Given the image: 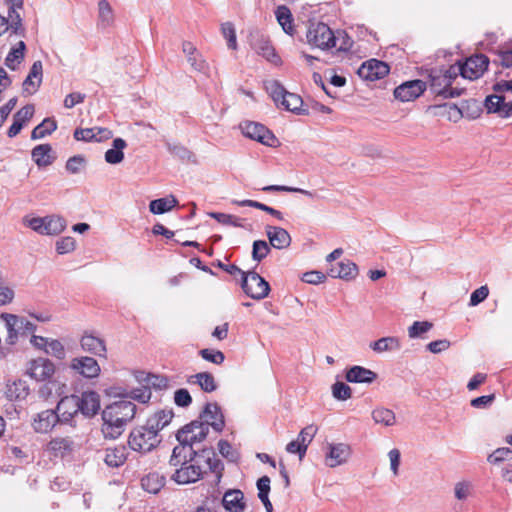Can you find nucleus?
<instances>
[{"instance_id":"32","label":"nucleus","mask_w":512,"mask_h":512,"mask_svg":"<svg viewBox=\"0 0 512 512\" xmlns=\"http://www.w3.org/2000/svg\"><path fill=\"white\" fill-rule=\"evenodd\" d=\"M102 459L104 463L111 468L122 466L127 459V450L125 446H116L107 448L103 452Z\"/></svg>"},{"instance_id":"18","label":"nucleus","mask_w":512,"mask_h":512,"mask_svg":"<svg viewBox=\"0 0 512 512\" xmlns=\"http://www.w3.org/2000/svg\"><path fill=\"white\" fill-rule=\"evenodd\" d=\"M46 450L54 457L65 458L74 452L75 442L69 436L54 437L47 443Z\"/></svg>"},{"instance_id":"43","label":"nucleus","mask_w":512,"mask_h":512,"mask_svg":"<svg viewBox=\"0 0 512 512\" xmlns=\"http://www.w3.org/2000/svg\"><path fill=\"white\" fill-rule=\"evenodd\" d=\"M184 432L185 431H177L176 439L179 444L173 448L172 454H176V456L182 459L184 462H189L191 442H189L185 436H183Z\"/></svg>"},{"instance_id":"33","label":"nucleus","mask_w":512,"mask_h":512,"mask_svg":"<svg viewBox=\"0 0 512 512\" xmlns=\"http://www.w3.org/2000/svg\"><path fill=\"white\" fill-rule=\"evenodd\" d=\"M224 508L230 512H242L245 509L244 494L241 490H229L222 499Z\"/></svg>"},{"instance_id":"24","label":"nucleus","mask_w":512,"mask_h":512,"mask_svg":"<svg viewBox=\"0 0 512 512\" xmlns=\"http://www.w3.org/2000/svg\"><path fill=\"white\" fill-rule=\"evenodd\" d=\"M43 66L41 61H35L29 71L28 76L23 81V92L32 95L37 92L42 83Z\"/></svg>"},{"instance_id":"41","label":"nucleus","mask_w":512,"mask_h":512,"mask_svg":"<svg viewBox=\"0 0 512 512\" xmlns=\"http://www.w3.org/2000/svg\"><path fill=\"white\" fill-rule=\"evenodd\" d=\"M177 204L178 200L171 195L170 197L152 200L149 204V209L153 214H164L173 209Z\"/></svg>"},{"instance_id":"11","label":"nucleus","mask_w":512,"mask_h":512,"mask_svg":"<svg viewBox=\"0 0 512 512\" xmlns=\"http://www.w3.org/2000/svg\"><path fill=\"white\" fill-rule=\"evenodd\" d=\"M389 65L378 59H370L361 64L357 70L358 76L365 81H376L389 74Z\"/></svg>"},{"instance_id":"22","label":"nucleus","mask_w":512,"mask_h":512,"mask_svg":"<svg viewBox=\"0 0 512 512\" xmlns=\"http://www.w3.org/2000/svg\"><path fill=\"white\" fill-rule=\"evenodd\" d=\"M178 431H185L183 436L191 442V447L196 443H200L204 441L209 433V429L206 424H203L201 421L193 420L190 423L181 427Z\"/></svg>"},{"instance_id":"1","label":"nucleus","mask_w":512,"mask_h":512,"mask_svg":"<svg viewBox=\"0 0 512 512\" xmlns=\"http://www.w3.org/2000/svg\"><path fill=\"white\" fill-rule=\"evenodd\" d=\"M136 413V405L131 400L122 399L107 405L102 411L101 431L106 439H117Z\"/></svg>"},{"instance_id":"2","label":"nucleus","mask_w":512,"mask_h":512,"mask_svg":"<svg viewBox=\"0 0 512 512\" xmlns=\"http://www.w3.org/2000/svg\"><path fill=\"white\" fill-rule=\"evenodd\" d=\"M457 78L456 66L452 65L447 69L431 68L427 70V88L435 97L450 99L461 96L465 89L452 87Z\"/></svg>"},{"instance_id":"27","label":"nucleus","mask_w":512,"mask_h":512,"mask_svg":"<svg viewBox=\"0 0 512 512\" xmlns=\"http://www.w3.org/2000/svg\"><path fill=\"white\" fill-rule=\"evenodd\" d=\"M112 135V132L107 128H76L74 131V138L77 141H102L108 139Z\"/></svg>"},{"instance_id":"3","label":"nucleus","mask_w":512,"mask_h":512,"mask_svg":"<svg viewBox=\"0 0 512 512\" xmlns=\"http://www.w3.org/2000/svg\"><path fill=\"white\" fill-rule=\"evenodd\" d=\"M162 442V436L146 422L134 427L128 437L129 447L141 454H147L156 449Z\"/></svg>"},{"instance_id":"6","label":"nucleus","mask_w":512,"mask_h":512,"mask_svg":"<svg viewBox=\"0 0 512 512\" xmlns=\"http://www.w3.org/2000/svg\"><path fill=\"white\" fill-rule=\"evenodd\" d=\"M239 127L242 134L251 140H255L268 147L279 145V140L273 132L259 122L243 121Z\"/></svg>"},{"instance_id":"62","label":"nucleus","mask_w":512,"mask_h":512,"mask_svg":"<svg viewBox=\"0 0 512 512\" xmlns=\"http://www.w3.org/2000/svg\"><path fill=\"white\" fill-rule=\"evenodd\" d=\"M75 249V240L73 237H62L56 242V251L63 255L72 252Z\"/></svg>"},{"instance_id":"54","label":"nucleus","mask_w":512,"mask_h":512,"mask_svg":"<svg viewBox=\"0 0 512 512\" xmlns=\"http://www.w3.org/2000/svg\"><path fill=\"white\" fill-rule=\"evenodd\" d=\"M167 149L173 156L181 160L191 161L194 157V154L188 148L179 143H167Z\"/></svg>"},{"instance_id":"17","label":"nucleus","mask_w":512,"mask_h":512,"mask_svg":"<svg viewBox=\"0 0 512 512\" xmlns=\"http://www.w3.org/2000/svg\"><path fill=\"white\" fill-rule=\"evenodd\" d=\"M55 372L54 363L48 358H37L29 362L27 374L36 381H45Z\"/></svg>"},{"instance_id":"59","label":"nucleus","mask_w":512,"mask_h":512,"mask_svg":"<svg viewBox=\"0 0 512 512\" xmlns=\"http://www.w3.org/2000/svg\"><path fill=\"white\" fill-rule=\"evenodd\" d=\"M199 355L206 361H209L211 363H214L216 365H220L224 362L225 356L223 352L220 350H214V349H201L199 351Z\"/></svg>"},{"instance_id":"40","label":"nucleus","mask_w":512,"mask_h":512,"mask_svg":"<svg viewBox=\"0 0 512 512\" xmlns=\"http://www.w3.org/2000/svg\"><path fill=\"white\" fill-rule=\"evenodd\" d=\"M302 104L303 100L299 95L288 91L285 97H283V100L281 101V106L287 111L293 112L298 115L308 114L307 110H303L301 108Z\"/></svg>"},{"instance_id":"19","label":"nucleus","mask_w":512,"mask_h":512,"mask_svg":"<svg viewBox=\"0 0 512 512\" xmlns=\"http://www.w3.org/2000/svg\"><path fill=\"white\" fill-rule=\"evenodd\" d=\"M77 408L86 418L94 417L100 410V395L95 391H84L78 396Z\"/></svg>"},{"instance_id":"26","label":"nucleus","mask_w":512,"mask_h":512,"mask_svg":"<svg viewBox=\"0 0 512 512\" xmlns=\"http://www.w3.org/2000/svg\"><path fill=\"white\" fill-rule=\"evenodd\" d=\"M0 319L4 321L5 327L7 329L5 342L9 345L16 344L18 340L19 329L22 328L24 319L9 313H2L0 315Z\"/></svg>"},{"instance_id":"25","label":"nucleus","mask_w":512,"mask_h":512,"mask_svg":"<svg viewBox=\"0 0 512 512\" xmlns=\"http://www.w3.org/2000/svg\"><path fill=\"white\" fill-rule=\"evenodd\" d=\"M329 452L326 454L327 465L329 467H336L345 463L351 454V449L348 444L338 443L329 444Z\"/></svg>"},{"instance_id":"44","label":"nucleus","mask_w":512,"mask_h":512,"mask_svg":"<svg viewBox=\"0 0 512 512\" xmlns=\"http://www.w3.org/2000/svg\"><path fill=\"white\" fill-rule=\"evenodd\" d=\"M370 348L377 353H382L385 351L399 349L400 343L396 337H382L374 342H371Z\"/></svg>"},{"instance_id":"30","label":"nucleus","mask_w":512,"mask_h":512,"mask_svg":"<svg viewBox=\"0 0 512 512\" xmlns=\"http://www.w3.org/2000/svg\"><path fill=\"white\" fill-rule=\"evenodd\" d=\"M80 345L86 352L94 354L99 357L106 356V345L102 338L96 337L92 334L85 333L81 340Z\"/></svg>"},{"instance_id":"28","label":"nucleus","mask_w":512,"mask_h":512,"mask_svg":"<svg viewBox=\"0 0 512 512\" xmlns=\"http://www.w3.org/2000/svg\"><path fill=\"white\" fill-rule=\"evenodd\" d=\"M327 274L332 278L350 280L357 276L358 267L354 262L350 260L340 261L333 265L328 270Z\"/></svg>"},{"instance_id":"31","label":"nucleus","mask_w":512,"mask_h":512,"mask_svg":"<svg viewBox=\"0 0 512 512\" xmlns=\"http://www.w3.org/2000/svg\"><path fill=\"white\" fill-rule=\"evenodd\" d=\"M31 157L38 167L49 166L56 158L52 146L48 143L35 146L31 151Z\"/></svg>"},{"instance_id":"29","label":"nucleus","mask_w":512,"mask_h":512,"mask_svg":"<svg viewBox=\"0 0 512 512\" xmlns=\"http://www.w3.org/2000/svg\"><path fill=\"white\" fill-rule=\"evenodd\" d=\"M345 378L350 383L370 384L376 380L377 374L368 368L355 365L347 370Z\"/></svg>"},{"instance_id":"57","label":"nucleus","mask_w":512,"mask_h":512,"mask_svg":"<svg viewBox=\"0 0 512 512\" xmlns=\"http://www.w3.org/2000/svg\"><path fill=\"white\" fill-rule=\"evenodd\" d=\"M45 352L57 358L58 360H63L66 357L65 347L57 339H50L47 348H45Z\"/></svg>"},{"instance_id":"60","label":"nucleus","mask_w":512,"mask_h":512,"mask_svg":"<svg viewBox=\"0 0 512 512\" xmlns=\"http://www.w3.org/2000/svg\"><path fill=\"white\" fill-rule=\"evenodd\" d=\"M497 58L493 60V63L500 64L505 68L512 67V48L502 47L496 52Z\"/></svg>"},{"instance_id":"5","label":"nucleus","mask_w":512,"mask_h":512,"mask_svg":"<svg viewBox=\"0 0 512 512\" xmlns=\"http://www.w3.org/2000/svg\"><path fill=\"white\" fill-rule=\"evenodd\" d=\"M241 288L244 293L255 300H262L269 295L270 285L255 271L242 273Z\"/></svg>"},{"instance_id":"10","label":"nucleus","mask_w":512,"mask_h":512,"mask_svg":"<svg viewBox=\"0 0 512 512\" xmlns=\"http://www.w3.org/2000/svg\"><path fill=\"white\" fill-rule=\"evenodd\" d=\"M427 89V82L420 79L403 82L394 89V97L401 102L414 101Z\"/></svg>"},{"instance_id":"34","label":"nucleus","mask_w":512,"mask_h":512,"mask_svg":"<svg viewBox=\"0 0 512 512\" xmlns=\"http://www.w3.org/2000/svg\"><path fill=\"white\" fill-rule=\"evenodd\" d=\"M166 478L158 472H151L142 477V488L151 494H157L165 486Z\"/></svg>"},{"instance_id":"45","label":"nucleus","mask_w":512,"mask_h":512,"mask_svg":"<svg viewBox=\"0 0 512 512\" xmlns=\"http://www.w3.org/2000/svg\"><path fill=\"white\" fill-rule=\"evenodd\" d=\"M66 225V220L61 216H46L45 235H58L65 230Z\"/></svg>"},{"instance_id":"64","label":"nucleus","mask_w":512,"mask_h":512,"mask_svg":"<svg viewBox=\"0 0 512 512\" xmlns=\"http://www.w3.org/2000/svg\"><path fill=\"white\" fill-rule=\"evenodd\" d=\"M174 402L178 407H188L192 403V397L185 388H180L174 393Z\"/></svg>"},{"instance_id":"46","label":"nucleus","mask_w":512,"mask_h":512,"mask_svg":"<svg viewBox=\"0 0 512 512\" xmlns=\"http://www.w3.org/2000/svg\"><path fill=\"white\" fill-rule=\"evenodd\" d=\"M372 418L377 424L393 426L396 423L395 413L387 408H376L372 411Z\"/></svg>"},{"instance_id":"47","label":"nucleus","mask_w":512,"mask_h":512,"mask_svg":"<svg viewBox=\"0 0 512 512\" xmlns=\"http://www.w3.org/2000/svg\"><path fill=\"white\" fill-rule=\"evenodd\" d=\"M504 101V96L492 94L486 97L484 106L488 113H497L500 117L503 118Z\"/></svg>"},{"instance_id":"51","label":"nucleus","mask_w":512,"mask_h":512,"mask_svg":"<svg viewBox=\"0 0 512 512\" xmlns=\"http://www.w3.org/2000/svg\"><path fill=\"white\" fill-rule=\"evenodd\" d=\"M266 89L271 95L273 101L277 106L281 105L283 97H285L287 90L278 82L271 81L266 85Z\"/></svg>"},{"instance_id":"37","label":"nucleus","mask_w":512,"mask_h":512,"mask_svg":"<svg viewBox=\"0 0 512 512\" xmlns=\"http://www.w3.org/2000/svg\"><path fill=\"white\" fill-rule=\"evenodd\" d=\"M276 19L281 25L283 31L292 36L294 34L293 16L290 9L285 5H280L275 11Z\"/></svg>"},{"instance_id":"13","label":"nucleus","mask_w":512,"mask_h":512,"mask_svg":"<svg viewBox=\"0 0 512 512\" xmlns=\"http://www.w3.org/2000/svg\"><path fill=\"white\" fill-rule=\"evenodd\" d=\"M199 458H202L205 460L206 464L208 465L210 471L215 474L216 483H219L224 470V464L223 462L216 458V454L212 447L210 448H203L200 450H195L193 447L190 449V458L189 460L192 461H198Z\"/></svg>"},{"instance_id":"55","label":"nucleus","mask_w":512,"mask_h":512,"mask_svg":"<svg viewBox=\"0 0 512 512\" xmlns=\"http://www.w3.org/2000/svg\"><path fill=\"white\" fill-rule=\"evenodd\" d=\"M17 6H9L8 16L10 19V23L8 22L9 29L12 30L15 34H22V19L19 13L16 11Z\"/></svg>"},{"instance_id":"39","label":"nucleus","mask_w":512,"mask_h":512,"mask_svg":"<svg viewBox=\"0 0 512 512\" xmlns=\"http://www.w3.org/2000/svg\"><path fill=\"white\" fill-rule=\"evenodd\" d=\"M189 382L198 384L200 388L206 393H211L217 389L215 378L209 372H200L192 375L189 378Z\"/></svg>"},{"instance_id":"14","label":"nucleus","mask_w":512,"mask_h":512,"mask_svg":"<svg viewBox=\"0 0 512 512\" xmlns=\"http://www.w3.org/2000/svg\"><path fill=\"white\" fill-rule=\"evenodd\" d=\"M77 406H79L78 395L72 394L64 396L59 400L54 410L57 411L60 424L75 426L73 424L74 417L80 413V410L77 408Z\"/></svg>"},{"instance_id":"15","label":"nucleus","mask_w":512,"mask_h":512,"mask_svg":"<svg viewBox=\"0 0 512 512\" xmlns=\"http://www.w3.org/2000/svg\"><path fill=\"white\" fill-rule=\"evenodd\" d=\"M449 109L453 110L458 118L466 116L469 119H476L482 113V108L480 103L475 99L465 100L462 102L461 107H458L456 104H443V105H434L431 106L430 109L441 110V109Z\"/></svg>"},{"instance_id":"42","label":"nucleus","mask_w":512,"mask_h":512,"mask_svg":"<svg viewBox=\"0 0 512 512\" xmlns=\"http://www.w3.org/2000/svg\"><path fill=\"white\" fill-rule=\"evenodd\" d=\"M57 129V121L54 118H45L31 132V139L37 140L52 134Z\"/></svg>"},{"instance_id":"7","label":"nucleus","mask_w":512,"mask_h":512,"mask_svg":"<svg viewBox=\"0 0 512 512\" xmlns=\"http://www.w3.org/2000/svg\"><path fill=\"white\" fill-rule=\"evenodd\" d=\"M489 63L490 60L486 55H473L463 63L458 62V66H456L457 76L460 74L465 79L476 80L484 74Z\"/></svg>"},{"instance_id":"16","label":"nucleus","mask_w":512,"mask_h":512,"mask_svg":"<svg viewBox=\"0 0 512 512\" xmlns=\"http://www.w3.org/2000/svg\"><path fill=\"white\" fill-rule=\"evenodd\" d=\"M69 367L75 373L88 379L98 377L101 371L97 360L89 356L73 358Z\"/></svg>"},{"instance_id":"53","label":"nucleus","mask_w":512,"mask_h":512,"mask_svg":"<svg viewBox=\"0 0 512 512\" xmlns=\"http://www.w3.org/2000/svg\"><path fill=\"white\" fill-rule=\"evenodd\" d=\"M433 327V323L429 321H415L408 328V336L410 338L421 337L424 333L430 331Z\"/></svg>"},{"instance_id":"38","label":"nucleus","mask_w":512,"mask_h":512,"mask_svg":"<svg viewBox=\"0 0 512 512\" xmlns=\"http://www.w3.org/2000/svg\"><path fill=\"white\" fill-rule=\"evenodd\" d=\"M174 413L172 410H160L150 416L146 422L158 433L165 428L172 420Z\"/></svg>"},{"instance_id":"9","label":"nucleus","mask_w":512,"mask_h":512,"mask_svg":"<svg viewBox=\"0 0 512 512\" xmlns=\"http://www.w3.org/2000/svg\"><path fill=\"white\" fill-rule=\"evenodd\" d=\"M204 471L198 464V461H186L181 467L175 469L171 475V480L179 485L191 484L203 478Z\"/></svg>"},{"instance_id":"8","label":"nucleus","mask_w":512,"mask_h":512,"mask_svg":"<svg viewBox=\"0 0 512 512\" xmlns=\"http://www.w3.org/2000/svg\"><path fill=\"white\" fill-rule=\"evenodd\" d=\"M196 421L206 424L207 428L211 427L215 432L221 433L225 427V419L221 407L217 402H208L200 412Z\"/></svg>"},{"instance_id":"20","label":"nucleus","mask_w":512,"mask_h":512,"mask_svg":"<svg viewBox=\"0 0 512 512\" xmlns=\"http://www.w3.org/2000/svg\"><path fill=\"white\" fill-rule=\"evenodd\" d=\"M252 49L274 65L281 64V58L276 53L271 41L264 36L254 37L251 41Z\"/></svg>"},{"instance_id":"23","label":"nucleus","mask_w":512,"mask_h":512,"mask_svg":"<svg viewBox=\"0 0 512 512\" xmlns=\"http://www.w3.org/2000/svg\"><path fill=\"white\" fill-rule=\"evenodd\" d=\"M266 235L269 244L275 249H286L291 245V236L288 231L279 226H266Z\"/></svg>"},{"instance_id":"49","label":"nucleus","mask_w":512,"mask_h":512,"mask_svg":"<svg viewBox=\"0 0 512 512\" xmlns=\"http://www.w3.org/2000/svg\"><path fill=\"white\" fill-rule=\"evenodd\" d=\"M99 20L102 27L110 26L114 21L112 7L106 0H100L98 3Z\"/></svg>"},{"instance_id":"52","label":"nucleus","mask_w":512,"mask_h":512,"mask_svg":"<svg viewBox=\"0 0 512 512\" xmlns=\"http://www.w3.org/2000/svg\"><path fill=\"white\" fill-rule=\"evenodd\" d=\"M221 32L223 37L227 40L228 48L235 50L237 48V40L234 24L232 22L222 23Z\"/></svg>"},{"instance_id":"35","label":"nucleus","mask_w":512,"mask_h":512,"mask_svg":"<svg viewBox=\"0 0 512 512\" xmlns=\"http://www.w3.org/2000/svg\"><path fill=\"white\" fill-rule=\"evenodd\" d=\"M127 147V143L122 138H115L112 142V148L105 152V161L109 164L116 165L123 161V150Z\"/></svg>"},{"instance_id":"61","label":"nucleus","mask_w":512,"mask_h":512,"mask_svg":"<svg viewBox=\"0 0 512 512\" xmlns=\"http://www.w3.org/2000/svg\"><path fill=\"white\" fill-rule=\"evenodd\" d=\"M508 459H512V449L508 447L497 448L487 458L488 462L492 464H497Z\"/></svg>"},{"instance_id":"21","label":"nucleus","mask_w":512,"mask_h":512,"mask_svg":"<svg viewBox=\"0 0 512 512\" xmlns=\"http://www.w3.org/2000/svg\"><path fill=\"white\" fill-rule=\"evenodd\" d=\"M35 112L33 104H26L18 110L13 116V123L7 131L9 138L17 136L26 123L33 117Z\"/></svg>"},{"instance_id":"56","label":"nucleus","mask_w":512,"mask_h":512,"mask_svg":"<svg viewBox=\"0 0 512 512\" xmlns=\"http://www.w3.org/2000/svg\"><path fill=\"white\" fill-rule=\"evenodd\" d=\"M264 192H293V193H301L305 196L312 198L314 194L311 191L304 190L301 188L290 187L285 185H268L262 188Z\"/></svg>"},{"instance_id":"36","label":"nucleus","mask_w":512,"mask_h":512,"mask_svg":"<svg viewBox=\"0 0 512 512\" xmlns=\"http://www.w3.org/2000/svg\"><path fill=\"white\" fill-rule=\"evenodd\" d=\"M30 394V387L25 380L18 379L7 386L6 395L12 401L25 400Z\"/></svg>"},{"instance_id":"63","label":"nucleus","mask_w":512,"mask_h":512,"mask_svg":"<svg viewBox=\"0 0 512 512\" xmlns=\"http://www.w3.org/2000/svg\"><path fill=\"white\" fill-rule=\"evenodd\" d=\"M316 432L317 428L314 425H308L299 432L296 440L300 441L301 444H304L307 449Z\"/></svg>"},{"instance_id":"12","label":"nucleus","mask_w":512,"mask_h":512,"mask_svg":"<svg viewBox=\"0 0 512 512\" xmlns=\"http://www.w3.org/2000/svg\"><path fill=\"white\" fill-rule=\"evenodd\" d=\"M57 424H60V419L54 409L42 410L33 415L31 420V427L38 434L52 432Z\"/></svg>"},{"instance_id":"4","label":"nucleus","mask_w":512,"mask_h":512,"mask_svg":"<svg viewBox=\"0 0 512 512\" xmlns=\"http://www.w3.org/2000/svg\"><path fill=\"white\" fill-rule=\"evenodd\" d=\"M306 38L308 44L322 50L331 49L336 46V38L333 31L323 22L310 23Z\"/></svg>"},{"instance_id":"48","label":"nucleus","mask_w":512,"mask_h":512,"mask_svg":"<svg viewBox=\"0 0 512 512\" xmlns=\"http://www.w3.org/2000/svg\"><path fill=\"white\" fill-rule=\"evenodd\" d=\"M211 218L215 219L217 222L223 224V225H230L233 227H244L243 225V218L226 214V213H220V212H210L208 214Z\"/></svg>"},{"instance_id":"50","label":"nucleus","mask_w":512,"mask_h":512,"mask_svg":"<svg viewBox=\"0 0 512 512\" xmlns=\"http://www.w3.org/2000/svg\"><path fill=\"white\" fill-rule=\"evenodd\" d=\"M270 246L265 240H255L252 245V259L261 262L270 253Z\"/></svg>"},{"instance_id":"58","label":"nucleus","mask_w":512,"mask_h":512,"mask_svg":"<svg viewBox=\"0 0 512 512\" xmlns=\"http://www.w3.org/2000/svg\"><path fill=\"white\" fill-rule=\"evenodd\" d=\"M332 394L335 399L345 401L351 398L352 390L346 383L338 381L332 386Z\"/></svg>"}]
</instances>
